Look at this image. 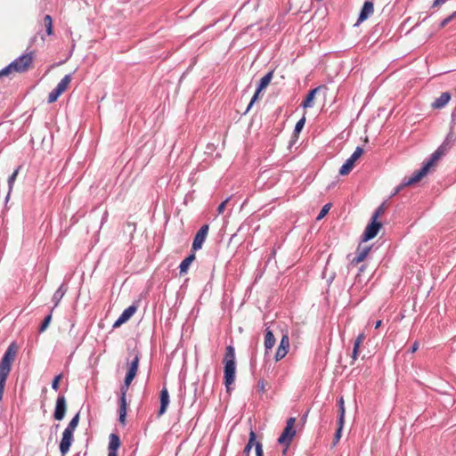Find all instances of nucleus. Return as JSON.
<instances>
[{
	"label": "nucleus",
	"instance_id": "nucleus-25",
	"mask_svg": "<svg viewBox=\"0 0 456 456\" xmlns=\"http://www.w3.org/2000/svg\"><path fill=\"white\" fill-rule=\"evenodd\" d=\"M256 441V434L254 431H250L249 433V440H248V444L246 445L244 451H243V456H248L253 445L256 444L255 443Z\"/></svg>",
	"mask_w": 456,
	"mask_h": 456
},
{
	"label": "nucleus",
	"instance_id": "nucleus-8",
	"mask_svg": "<svg viewBox=\"0 0 456 456\" xmlns=\"http://www.w3.org/2000/svg\"><path fill=\"white\" fill-rule=\"evenodd\" d=\"M73 434L74 433L64 429V431L62 433V437H61V440L60 443V452H61V456H65L69 452V448L74 440Z\"/></svg>",
	"mask_w": 456,
	"mask_h": 456
},
{
	"label": "nucleus",
	"instance_id": "nucleus-34",
	"mask_svg": "<svg viewBox=\"0 0 456 456\" xmlns=\"http://www.w3.org/2000/svg\"><path fill=\"white\" fill-rule=\"evenodd\" d=\"M305 123V118H300L295 126V133H300Z\"/></svg>",
	"mask_w": 456,
	"mask_h": 456
},
{
	"label": "nucleus",
	"instance_id": "nucleus-14",
	"mask_svg": "<svg viewBox=\"0 0 456 456\" xmlns=\"http://www.w3.org/2000/svg\"><path fill=\"white\" fill-rule=\"evenodd\" d=\"M137 307L135 305H130L126 308L118 320L114 322L113 328H118L125 322H126L136 312Z\"/></svg>",
	"mask_w": 456,
	"mask_h": 456
},
{
	"label": "nucleus",
	"instance_id": "nucleus-39",
	"mask_svg": "<svg viewBox=\"0 0 456 456\" xmlns=\"http://www.w3.org/2000/svg\"><path fill=\"white\" fill-rule=\"evenodd\" d=\"M456 15V12H452L450 16H448L447 18H445L440 24V27L441 28H444L446 26V24L452 20Z\"/></svg>",
	"mask_w": 456,
	"mask_h": 456
},
{
	"label": "nucleus",
	"instance_id": "nucleus-1",
	"mask_svg": "<svg viewBox=\"0 0 456 456\" xmlns=\"http://www.w3.org/2000/svg\"><path fill=\"white\" fill-rule=\"evenodd\" d=\"M455 141L456 137L452 126L445 140L431 155L430 159L423 165L419 170L415 171L411 177H409L404 183L398 186L395 190V192L391 194L390 197H395L402 188L414 184L423 179L430 172V170L436 166L438 160L454 146Z\"/></svg>",
	"mask_w": 456,
	"mask_h": 456
},
{
	"label": "nucleus",
	"instance_id": "nucleus-17",
	"mask_svg": "<svg viewBox=\"0 0 456 456\" xmlns=\"http://www.w3.org/2000/svg\"><path fill=\"white\" fill-rule=\"evenodd\" d=\"M119 408H118V420L121 424L125 425L126 423V409H127V403L126 396H120L119 398Z\"/></svg>",
	"mask_w": 456,
	"mask_h": 456
},
{
	"label": "nucleus",
	"instance_id": "nucleus-2",
	"mask_svg": "<svg viewBox=\"0 0 456 456\" xmlns=\"http://www.w3.org/2000/svg\"><path fill=\"white\" fill-rule=\"evenodd\" d=\"M17 352V346L12 343L7 347L0 362V401L3 399L5 382L11 371L12 364L16 358Z\"/></svg>",
	"mask_w": 456,
	"mask_h": 456
},
{
	"label": "nucleus",
	"instance_id": "nucleus-7",
	"mask_svg": "<svg viewBox=\"0 0 456 456\" xmlns=\"http://www.w3.org/2000/svg\"><path fill=\"white\" fill-rule=\"evenodd\" d=\"M381 226L382 224L380 222H379L376 219L370 218V222L368 224L362 233V240L363 241H368L376 237Z\"/></svg>",
	"mask_w": 456,
	"mask_h": 456
},
{
	"label": "nucleus",
	"instance_id": "nucleus-49",
	"mask_svg": "<svg viewBox=\"0 0 456 456\" xmlns=\"http://www.w3.org/2000/svg\"><path fill=\"white\" fill-rule=\"evenodd\" d=\"M258 386H259V387L261 388V390H264V389H265V384H264V381H259V382H258Z\"/></svg>",
	"mask_w": 456,
	"mask_h": 456
},
{
	"label": "nucleus",
	"instance_id": "nucleus-4",
	"mask_svg": "<svg viewBox=\"0 0 456 456\" xmlns=\"http://www.w3.org/2000/svg\"><path fill=\"white\" fill-rule=\"evenodd\" d=\"M296 419L295 418H289L287 420L286 427L283 429L281 435L280 436L278 442L281 444H285L286 448L283 450V454L286 453L287 448L290 444L293 437L296 435V431L294 429Z\"/></svg>",
	"mask_w": 456,
	"mask_h": 456
},
{
	"label": "nucleus",
	"instance_id": "nucleus-27",
	"mask_svg": "<svg viewBox=\"0 0 456 456\" xmlns=\"http://www.w3.org/2000/svg\"><path fill=\"white\" fill-rule=\"evenodd\" d=\"M79 422V412H77L69 421L65 430L74 433Z\"/></svg>",
	"mask_w": 456,
	"mask_h": 456
},
{
	"label": "nucleus",
	"instance_id": "nucleus-29",
	"mask_svg": "<svg viewBox=\"0 0 456 456\" xmlns=\"http://www.w3.org/2000/svg\"><path fill=\"white\" fill-rule=\"evenodd\" d=\"M386 204H381L372 214L371 218L378 220L386 211Z\"/></svg>",
	"mask_w": 456,
	"mask_h": 456
},
{
	"label": "nucleus",
	"instance_id": "nucleus-41",
	"mask_svg": "<svg viewBox=\"0 0 456 456\" xmlns=\"http://www.w3.org/2000/svg\"><path fill=\"white\" fill-rule=\"evenodd\" d=\"M134 376H130V375H126V378H125V380H124V384H126V387H129L132 383V381L134 380Z\"/></svg>",
	"mask_w": 456,
	"mask_h": 456
},
{
	"label": "nucleus",
	"instance_id": "nucleus-40",
	"mask_svg": "<svg viewBox=\"0 0 456 456\" xmlns=\"http://www.w3.org/2000/svg\"><path fill=\"white\" fill-rule=\"evenodd\" d=\"M255 446H256V456H263V449H262L261 443L256 442Z\"/></svg>",
	"mask_w": 456,
	"mask_h": 456
},
{
	"label": "nucleus",
	"instance_id": "nucleus-13",
	"mask_svg": "<svg viewBox=\"0 0 456 456\" xmlns=\"http://www.w3.org/2000/svg\"><path fill=\"white\" fill-rule=\"evenodd\" d=\"M272 77H273V72H268L265 76H264L261 79H260V83H259V86L255 93V94L253 95L248 106V109L247 110H248L251 106L253 105V103L256 101V99L258 98V95L260 94V92L262 90H264L271 82L272 80Z\"/></svg>",
	"mask_w": 456,
	"mask_h": 456
},
{
	"label": "nucleus",
	"instance_id": "nucleus-10",
	"mask_svg": "<svg viewBox=\"0 0 456 456\" xmlns=\"http://www.w3.org/2000/svg\"><path fill=\"white\" fill-rule=\"evenodd\" d=\"M67 411L66 399L64 395H60L57 397L53 417L56 420L63 419Z\"/></svg>",
	"mask_w": 456,
	"mask_h": 456
},
{
	"label": "nucleus",
	"instance_id": "nucleus-24",
	"mask_svg": "<svg viewBox=\"0 0 456 456\" xmlns=\"http://www.w3.org/2000/svg\"><path fill=\"white\" fill-rule=\"evenodd\" d=\"M120 446L119 437L116 434L110 435L109 450L118 451Z\"/></svg>",
	"mask_w": 456,
	"mask_h": 456
},
{
	"label": "nucleus",
	"instance_id": "nucleus-45",
	"mask_svg": "<svg viewBox=\"0 0 456 456\" xmlns=\"http://www.w3.org/2000/svg\"><path fill=\"white\" fill-rule=\"evenodd\" d=\"M419 348V342L415 341L413 345L411 346L410 351L411 353H415Z\"/></svg>",
	"mask_w": 456,
	"mask_h": 456
},
{
	"label": "nucleus",
	"instance_id": "nucleus-32",
	"mask_svg": "<svg viewBox=\"0 0 456 456\" xmlns=\"http://www.w3.org/2000/svg\"><path fill=\"white\" fill-rule=\"evenodd\" d=\"M338 412H339L338 424H339V426H344V423H345V413H346L345 405H340V407L338 409Z\"/></svg>",
	"mask_w": 456,
	"mask_h": 456
},
{
	"label": "nucleus",
	"instance_id": "nucleus-51",
	"mask_svg": "<svg viewBox=\"0 0 456 456\" xmlns=\"http://www.w3.org/2000/svg\"><path fill=\"white\" fill-rule=\"evenodd\" d=\"M380 325H381V321H378V322H376V323H375V329L379 328V327H380Z\"/></svg>",
	"mask_w": 456,
	"mask_h": 456
},
{
	"label": "nucleus",
	"instance_id": "nucleus-20",
	"mask_svg": "<svg viewBox=\"0 0 456 456\" xmlns=\"http://www.w3.org/2000/svg\"><path fill=\"white\" fill-rule=\"evenodd\" d=\"M275 338L272 330L269 329L265 330V347L267 350L272 349L273 346L275 345Z\"/></svg>",
	"mask_w": 456,
	"mask_h": 456
},
{
	"label": "nucleus",
	"instance_id": "nucleus-6",
	"mask_svg": "<svg viewBox=\"0 0 456 456\" xmlns=\"http://www.w3.org/2000/svg\"><path fill=\"white\" fill-rule=\"evenodd\" d=\"M363 154V149L357 147L351 157L346 161V163L340 167L339 174L341 175H346L354 167L355 162Z\"/></svg>",
	"mask_w": 456,
	"mask_h": 456
},
{
	"label": "nucleus",
	"instance_id": "nucleus-23",
	"mask_svg": "<svg viewBox=\"0 0 456 456\" xmlns=\"http://www.w3.org/2000/svg\"><path fill=\"white\" fill-rule=\"evenodd\" d=\"M139 365V356L136 354L134 360L129 363L128 370L126 372L127 375L136 376Z\"/></svg>",
	"mask_w": 456,
	"mask_h": 456
},
{
	"label": "nucleus",
	"instance_id": "nucleus-44",
	"mask_svg": "<svg viewBox=\"0 0 456 456\" xmlns=\"http://www.w3.org/2000/svg\"><path fill=\"white\" fill-rule=\"evenodd\" d=\"M358 352H359V348H356L354 346V349H353V354H352V359L353 361H355L358 357Z\"/></svg>",
	"mask_w": 456,
	"mask_h": 456
},
{
	"label": "nucleus",
	"instance_id": "nucleus-48",
	"mask_svg": "<svg viewBox=\"0 0 456 456\" xmlns=\"http://www.w3.org/2000/svg\"><path fill=\"white\" fill-rule=\"evenodd\" d=\"M108 456H118L117 451L109 450Z\"/></svg>",
	"mask_w": 456,
	"mask_h": 456
},
{
	"label": "nucleus",
	"instance_id": "nucleus-36",
	"mask_svg": "<svg viewBox=\"0 0 456 456\" xmlns=\"http://www.w3.org/2000/svg\"><path fill=\"white\" fill-rule=\"evenodd\" d=\"M19 170H20V167H18L17 169H15L13 171V173L11 175V176L9 177L8 179V183H9V187L10 189H12V183H14V181L16 180V177L19 174Z\"/></svg>",
	"mask_w": 456,
	"mask_h": 456
},
{
	"label": "nucleus",
	"instance_id": "nucleus-22",
	"mask_svg": "<svg viewBox=\"0 0 456 456\" xmlns=\"http://www.w3.org/2000/svg\"><path fill=\"white\" fill-rule=\"evenodd\" d=\"M370 249V248L368 247L362 249H358L356 252V256L352 260V264H359L362 261H363L366 256L368 255Z\"/></svg>",
	"mask_w": 456,
	"mask_h": 456
},
{
	"label": "nucleus",
	"instance_id": "nucleus-31",
	"mask_svg": "<svg viewBox=\"0 0 456 456\" xmlns=\"http://www.w3.org/2000/svg\"><path fill=\"white\" fill-rule=\"evenodd\" d=\"M51 321H52V314H48L42 322V323L39 327V332H44L48 328Z\"/></svg>",
	"mask_w": 456,
	"mask_h": 456
},
{
	"label": "nucleus",
	"instance_id": "nucleus-46",
	"mask_svg": "<svg viewBox=\"0 0 456 456\" xmlns=\"http://www.w3.org/2000/svg\"><path fill=\"white\" fill-rule=\"evenodd\" d=\"M66 288L64 287V284L61 285L60 288L57 289V291L60 293L61 292V295L64 296V294L66 293Z\"/></svg>",
	"mask_w": 456,
	"mask_h": 456
},
{
	"label": "nucleus",
	"instance_id": "nucleus-11",
	"mask_svg": "<svg viewBox=\"0 0 456 456\" xmlns=\"http://www.w3.org/2000/svg\"><path fill=\"white\" fill-rule=\"evenodd\" d=\"M289 348V338L287 333L282 335L280 345L275 354V361L278 362L283 359L288 354Z\"/></svg>",
	"mask_w": 456,
	"mask_h": 456
},
{
	"label": "nucleus",
	"instance_id": "nucleus-3",
	"mask_svg": "<svg viewBox=\"0 0 456 456\" xmlns=\"http://www.w3.org/2000/svg\"><path fill=\"white\" fill-rule=\"evenodd\" d=\"M34 61L33 53H28L21 55L18 59L14 60L7 67L0 71V77L8 76L12 72L22 73L27 71Z\"/></svg>",
	"mask_w": 456,
	"mask_h": 456
},
{
	"label": "nucleus",
	"instance_id": "nucleus-19",
	"mask_svg": "<svg viewBox=\"0 0 456 456\" xmlns=\"http://www.w3.org/2000/svg\"><path fill=\"white\" fill-rule=\"evenodd\" d=\"M451 99L449 93H443L436 101L432 103L433 108L440 109L445 106Z\"/></svg>",
	"mask_w": 456,
	"mask_h": 456
},
{
	"label": "nucleus",
	"instance_id": "nucleus-43",
	"mask_svg": "<svg viewBox=\"0 0 456 456\" xmlns=\"http://www.w3.org/2000/svg\"><path fill=\"white\" fill-rule=\"evenodd\" d=\"M128 387H126V384L122 385V387L120 388V393H121L120 396H126V392L128 390Z\"/></svg>",
	"mask_w": 456,
	"mask_h": 456
},
{
	"label": "nucleus",
	"instance_id": "nucleus-9",
	"mask_svg": "<svg viewBox=\"0 0 456 456\" xmlns=\"http://www.w3.org/2000/svg\"><path fill=\"white\" fill-rule=\"evenodd\" d=\"M235 373H236V364L232 363L231 361L224 364V384L229 390L230 386L233 384L235 380Z\"/></svg>",
	"mask_w": 456,
	"mask_h": 456
},
{
	"label": "nucleus",
	"instance_id": "nucleus-30",
	"mask_svg": "<svg viewBox=\"0 0 456 456\" xmlns=\"http://www.w3.org/2000/svg\"><path fill=\"white\" fill-rule=\"evenodd\" d=\"M330 208H331V203H328V204L324 205L322 207V210L320 211L319 215L317 216L316 220L317 221L322 220L329 213Z\"/></svg>",
	"mask_w": 456,
	"mask_h": 456
},
{
	"label": "nucleus",
	"instance_id": "nucleus-26",
	"mask_svg": "<svg viewBox=\"0 0 456 456\" xmlns=\"http://www.w3.org/2000/svg\"><path fill=\"white\" fill-rule=\"evenodd\" d=\"M230 361L232 363H235V350H234L233 346H228L226 347V353H225L224 359V364L226 362H229Z\"/></svg>",
	"mask_w": 456,
	"mask_h": 456
},
{
	"label": "nucleus",
	"instance_id": "nucleus-47",
	"mask_svg": "<svg viewBox=\"0 0 456 456\" xmlns=\"http://www.w3.org/2000/svg\"><path fill=\"white\" fill-rule=\"evenodd\" d=\"M446 2V0H436L433 4V6H438L440 4H443Z\"/></svg>",
	"mask_w": 456,
	"mask_h": 456
},
{
	"label": "nucleus",
	"instance_id": "nucleus-18",
	"mask_svg": "<svg viewBox=\"0 0 456 456\" xmlns=\"http://www.w3.org/2000/svg\"><path fill=\"white\" fill-rule=\"evenodd\" d=\"M321 87H316L309 91L305 99L302 102L301 106L305 109L314 106V101L316 94L320 91Z\"/></svg>",
	"mask_w": 456,
	"mask_h": 456
},
{
	"label": "nucleus",
	"instance_id": "nucleus-38",
	"mask_svg": "<svg viewBox=\"0 0 456 456\" xmlns=\"http://www.w3.org/2000/svg\"><path fill=\"white\" fill-rule=\"evenodd\" d=\"M63 297L62 295H61V292L59 293L57 290L54 292L53 296V301L54 302V306H56L59 302L61 300V298Z\"/></svg>",
	"mask_w": 456,
	"mask_h": 456
},
{
	"label": "nucleus",
	"instance_id": "nucleus-35",
	"mask_svg": "<svg viewBox=\"0 0 456 456\" xmlns=\"http://www.w3.org/2000/svg\"><path fill=\"white\" fill-rule=\"evenodd\" d=\"M365 339V335L363 333H360L356 339L354 340V346L356 347V348H360V346L363 343Z\"/></svg>",
	"mask_w": 456,
	"mask_h": 456
},
{
	"label": "nucleus",
	"instance_id": "nucleus-50",
	"mask_svg": "<svg viewBox=\"0 0 456 456\" xmlns=\"http://www.w3.org/2000/svg\"><path fill=\"white\" fill-rule=\"evenodd\" d=\"M340 405H344V399H343V397H340L339 400H338V408L340 407Z\"/></svg>",
	"mask_w": 456,
	"mask_h": 456
},
{
	"label": "nucleus",
	"instance_id": "nucleus-42",
	"mask_svg": "<svg viewBox=\"0 0 456 456\" xmlns=\"http://www.w3.org/2000/svg\"><path fill=\"white\" fill-rule=\"evenodd\" d=\"M227 202L228 201H222V203L218 206L217 212L219 215L224 213Z\"/></svg>",
	"mask_w": 456,
	"mask_h": 456
},
{
	"label": "nucleus",
	"instance_id": "nucleus-28",
	"mask_svg": "<svg viewBox=\"0 0 456 456\" xmlns=\"http://www.w3.org/2000/svg\"><path fill=\"white\" fill-rule=\"evenodd\" d=\"M44 24L45 26V28H46V33L48 36H51L53 34V19L50 15H45V18H44Z\"/></svg>",
	"mask_w": 456,
	"mask_h": 456
},
{
	"label": "nucleus",
	"instance_id": "nucleus-33",
	"mask_svg": "<svg viewBox=\"0 0 456 456\" xmlns=\"http://www.w3.org/2000/svg\"><path fill=\"white\" fill-rule=\"evenodd\" d=\"M343 427L344 426H339L338 425V428L334 435V438H333V443H332V446H335L340 440L341 438V433H342V429H343Z\"/></svg>",
	"mask_w": 456,
	"mask_h": 456
},
{
	"label": "nucleus",
	"instance_id": "nucleus-15",
	"mask_svg": "<svg viewBox=\"0 0 456 456\" xmlns=\"http://www.w3.org/2000/svg\"><path fill=\"white\" fill-rule=\"evenodd\" d=\"M374 12V6L372 2L366 1L361 10L359 18H358V23L362 22L366 19H368Z\"/></svg>",
	"mask_w": 456,
	"mask_h": 456
},
{
	"label": "nucleus",
	"instance_id": "nucleus-12",
	"mask_svg": "<svg viewBox=\"0 0 456 456\" xmlns=\"http://www.w3.org/2000/svg\"><path fill=\"white\" fill-rule=\"evenodd\" d=\"M208 232V225L204 224L196 233L193 242H192V249L199 250L202 248V245L207 238Z\"/></svg>",
	"mask_w": 456,
	"mask_h": 456
},
{
	"label": "nucleus",
	"instance_id": "nucleus-21",
	"mask_svg": "<svg viewBox=\"0 0 456 456\" xmlns=\"http://www.w3.org/2000/svg\"><path fill=\"white\" fill-rule=\"evenodd\" d=\"M195 260V255L194 254H191L189 255L187 257H185L182 263L180 264V273H187L190 265H191V263Z\"/></svg>",
	"mask_w": 456,
	"mask_h": 456
},
{
	"label": "nucleus",
	"instance_id": "nucleus-16",
	"mask_svg": "<svg viewBox=\"0 0 456 456\" xmlns=\"http://www.w3.org/2000/svg\"><path fill=\"white\" fill-rule=\"evenodd\" d=\"M160 408L159 411V416L163 415L169 404V394L166 387H164L160 392Z\"/></svg>",
	"mask_w": 456,
	"mask_h": 456
},
{
	"label": "nucleus",
	"instance_id": "nucleus-5",
	"mask_svg": "<svg viewBox=\"0 0 456 456\" xmlns=\"http://www.w3.org/2000/svg\"><path fill=\"white\" fill-rule=\"evenodd\" d=\"M71 82V75H66L57 85V86L49 94L48 102L53 103L68 89Z\"/></svg>",
	"mask_w": 456,
	"mask_h": 456
},
{
	"label": "nucleus",
	"instance_id": "nucleus-37",
	"mask_svg": "<svg viewBox=\"0 0 456 456\" xmlns=\"http://www.w3.org/2000/svg\"><path fill=\"white\" fill-rule=\"evenodd\" d=\"M62 378V375L61 374H59L57 375L54 379L53 380L52 382V388L54 389V390H58L59 388V382L60 380Z\"/></svg>",
	"mask_w": 456,
	"mask_h": 456
}]
</instances>
